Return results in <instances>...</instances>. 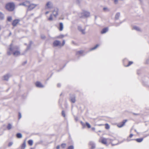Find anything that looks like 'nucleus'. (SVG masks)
Masks as SVG:
<instances>
[{"mask_svg": "<svg viewBox=\"0 0 149 149\" xmlns=\"http://www.w3.org/2000/svg\"><path fill=\"white\" fill-rule=\"evenodd\" d=\"M20 5H22L28 6V9L29 10L33 9L37 6V4H30V2L29 1H25L22 3L20 4Z\"/></svg>", "mask_w": 149, "mask_h": 149, "instance_id": "1", "label": "nucleus"}, {"mask_svg": "<svg viewBox=\"0 0 149 149\" xmlns=\"http://www.w3.org/2000/svg\"><path fill=\"white\" fill-rule=\"evenodd\" d=\"M15 4L13 3H8L6 5V9L9 11H13L15 9Z\"/></svg>", "mask_w": 149, "mask_h": 149, "instance_id": "2", "label": "nucleus"}, {"mask_svg": "<svg viewBox=\"0 0 149 149\" xmlns=\"http://www.w3.org/2000/svg\"><path fill=\"white\" fill-rule=\"evenodd\" d=\"M133 62L131 61H128L127 59L123 60V64L125 67H128L133 64Z\"/></svg>", "mask_w": 149, "mask_h": 149, "instance_id": "3", "label": "nucleus"}, {"mask_svg": "<svg viewBox=\"0 0 149 149\" xmlns=\"http://www.w3.org/2000/svg\"><path fill=\"white\" fill-rule=\"evenodd\" d=\"M81 125L82 126L83 128H84L86 127H87L88 128H90L91 127L90 124L85 122H80Z\"/></svg>", "mask_w": 149, "mask_h": 149, "instance_id": "4", "label": "nucleus"}, {"mask_svg": "<svg viewBox=\"0 0 149 149\" xmlns=\"http://www.w3.org/2000/svg\"><path fill=\"white\" fill-rule=\"evenodd\" d=\"M52 5L51 3L49 1L47 3L45 6V9H50L52 8Z\"/></svg>", "mask_w": 149, "mask_h": 149, "instance_id": "5", "label": "nucleus"}, {"mask_svg": "<svg viewBox=\"0 0 149 149\" xmlns=\"http://www.w3.org/2000/svg\"><path fill=\"white\" fill-rule=\"evenodd\" d=\"M20 20L18 19H15L12 22V25L13 26H16L19 22Z\"/></svg>", "mask_w": 149, "mask_h": 149, "instance_id": "6", "label": "nucleus"}, {"mask_svg": "<svg viewBox=\"0 0 149 149\" xmlns=\"http://www.w3.org/2000/svg\"><path fill=\"white\" fill-rule=\"evenodd\" d=\"M109 140H110L109 139L103 138L102 139L101 142L102 143L106 145L107 141Z\"/></svg>", "mask_w": 149, "mask_h": 149, "instance_id": "7", "label": "nucleus"}, {"mask_svg": "<svg viewBox=\"0 0 149 149\" xmlns=\"http://www.w3.org/2000/svg\"><path fill=\"white\" fill-rule=\"evenodd\" d=\"M53 45L54 46H61V44L60 41L58 40H55L53 42Z\"/></svg>", "mask_w": 149, "mask_h": 149, "instance_id": "8", "label": "nucleus"}, {"mask_svg": "<svg viewBox=\"0 0 149 149\" xmlns=\"http://www.w3.org/2000/svg\"><path fill=\"white\" fill-rule=\"evenodd\" d=\"M58 8H55L52 12L53 15L56 17L58 15Z\"/></svg>", "mask_w": 149, "mask_h": 149, "instance_id": "9", "label": "nucleus"}, {"mask_svg": "<svg viewBox=\"0 0 149 149\" xmlns=\"http://www.w3.org/2000/svg\"><path fill=\"white\" fill-rule=\"evenodd\" d=\"M126 122H120L117 124V126L119 127H122L125 125Z\"/></svg>", "mask_w": 149, "mask_h": 149, "instance_id": "10", "label": "nucleus"}, {"mask_svg": "<svg viewBox=\"0 0 149 149\" xmlns=\"http://www.w3.org/2000/svg\"><path fill=\"white\" fill-rule=\"evenodd\" d=\"M20 51L19 50H16L13 52V54L14 56H18L20 55Z\"/></svg>", "mask_w": 149, "mask_h": 149, "instance_id": "11", "label": "nucleus"}, {"mask_svg": "<svg viewBox=\"0 0 149 149\" xmlns=\"http://www.w3.org/2000/svg\"><path fill=\"white\" fill-rule=\"evenodd\" d=\"M63 25L62 23H59V26L58 28V29L60 31H61L63 30Z\"/></svg>", "mask_w": 149, "mask_h": 149, "instance_id": "12", "label": "nucleus"}, {"mask_svg": "<svg viewBox=\"0 0 149 149\" xmlns=\"http://www.w3.org/2000/svg\"><path fill=\"white\" fill-rule=\"evenodd\" d=\"M89 144L91 146V149H94L95 148V145L93 142H90L89 143Z\"/></svg>", "mask_w": 149, "mask_h": 149, "instance_id": "13", "label": "nucleus"}, {"mask_svg": "<svg viewBox=\"0 0 149 149\" xmlns=\"http://www.w3.org/2000/svg\"><path fill=\"white\" fill-rule=\"evenodd\" d=\"M26 146V139L25 140L22 145L21 149H24Z\"/></svg>", "mask_w": 149, "mask_h": 149, "instance_id": "14", "label": "nucleus"}, {"mask_svg": "<svg viewBox=\"0 0 149 149\" xmlns=\"http://www.w3.org/2000/svg\"><path fill=\"white\" fill-rule=\"evenodd\" d=\"M36 85L37 87H43L41 83L38 81H37L36 83Z\"/></svg>", "mask_w": 149, "mask_h": 149, "instance_id": "15", "label": "nucleus"}, {"mask_svg": "<svg viewBox=\"0 0 149 149\" xmlns=\"http://www.w3.org/2000/svg\"><path fill=\"white\" fill-rule=\"evenodd\" d=\"M108 30L107 28H105L103 29L101 31V33L102 34H103L106 33Z\"/></svg>", "mask_w": 149, "mask_h": 149, "instance_id": "16", "label": "nucleus"}, {"mask_svg": "<svg viewBox=\"0 0 149 149\" xmlns=\"http://www.w3.org/2000/svg\"><path fill=\"white\" fill-rule=\"evenodd\" d=\"M12 125L10 123H8L7 126V128L8 130H10L12 127Z\"/></svg>", "mask_w": 149, "mask_h": 149, "instance_id": "17", "label": "nucleus"}, {"mask_svg": "<svg viewBox=\"0 0 149 149\" xmlns=\"http://www.w3.org/2000/svg\"><path fill=\"white\" fill-rule=\"evenodd\" d=\"M16 136L18 138H21L22 137V135L20 133H18L16 134Z\"/></svg>", "mask_w": 149, "mask_h": 149, "instance_id": "18", "label": "nucleus"}, {"mask_svg": "<svg viewBox=\"0 0 149 149\" xmlns=\"http://www.w3.org/2000/svg\"><path fill=\"white\" fill-rule=\"evenodd\" d=\"M84 52V51H77L76 52V55H80L82 54Z\"/></svg>", "mask_w": 149, "mask_h": 149, "instance_id": "19", "label": "nucleus"}, {"mask_svg": "<svg viewBox=\"0 0 149 149\" xmlns=\"http://www.w3.org/2000/svg\"><path fill=\"white\" fill-rule=\"evenodd\" d=\"M143 138H141L137 139L135 140L138 142H141L143 141Z\"/></svg>", "mask_w": 149, "mask_h": 149, "instance_id": "20", "label": "nucleus"}, {"mask_svg": "<svg viewBox=\"0 0 149 149\" xmlns=\"http://www.w3.org/2000/svg\"><path fill=\"white\" fill-rule=\"evenodd\" d=\"M99 44L96 45L94 47L90 49L91 50H93L96 48H97L98 47H99Z\"/></svg>", "mask_w": 149, "mask_h": 149, "instance_id": "21", "label": "nucleus"}, {"mask_svg": "<svg viewBox=\"0 0 149 149\" xmlns=\"http://www.w3.org/2000/svg\"><path fill=\"white\" fill-rule=\"evenodd\" d=\"M28 143L30 146L32 145L33 144V141L32 140H30L28 141Z\"/></svg>", "mask_w": 149, "mask_h": 149, "instance_id": "22", "label": "nucleus"}, {"mask_svg": "<svg viewBox=\"0 0 149 149\" xmlns=\"http://www.w3.org/2000/svg\"><path fill=\"white\" fill-rule=\"evenodd\" d=\"M71 101L72 103H74L75 102V97H72L71 99Z\"/></svg>", "mask_w": 149, "mask_h": 149, "instance_id": "23", "label": "nucleus"}, {"mask_svg": "<svg viewBox=\"0 0 149 149\" xmlns=\"http://www.w3.org/2000/svg\"><path fill=\"white\" fill-rule=\"evenodd\" d=\"M4 18V15L3 14L0 12V19H2Z\"/></svg>", "mask_w": 149, "mask_h": 149, "instance_id": "24", "label": "nucleus"}, {"mask_svg": "<svg viewBox=\"0 0 149 149\" xmlns=\"http://www.w3.org/2000/svg\"><path fill=\"white\" fill-rule=\"evenodd\" d=\"M9 78V77L8 75H6L4 76V80H7Z\"/></svg>", "mask_w": 149, "mask_h": 149, "instance_id": "25", "label": "nucleus"}, {"mask_svg": "<svg viewBox=\"0 0 149 149\" xmlns=\"http://www.w3.org/2000/svg\"><path fill=\"white\" fill-rule=\"evenodd\" d=\"M9 51L8 52V53H7V54H8V55H10L11 54V52H12V48L10 47L9 48Z\"/></svg>", "mask_w": 149, "mask_h": 149, "instance_id": "26", "label": "nucleus"}, {"mask_svg": "<svg viewBox=\"0 0 149 149\" xmlns=\"http://www.w3.org/2000/svg\"><path fill=\"white\" fill-rule=\"evenodd\" d=\"M48 19L49 21H51L53 20V17L52 14H51L50 15L49 17L48 18Z\"/></svg>", "mask_w": 149, "mask_h": 149, "instance_id": "27", "label": "nucleus"}, {"mask_svg": "<svg viewBox=\"0 0 149 149\" xmlns=\"http://www.w3.org/2000/svg\"><path fill=\"white\" fill-rule=\"evenodd\" d=\"M64 37V36L63 35H61L56 37V38H63Z\"/></svg>", "mask_w": 149, "mask_h": 149, "instance_id": "28", "label": "nucleus"}, {"mask_svg": "<svg viewBox=\"0 0 149 149\" xmlns=\"http://www.w3.org/2000/svg\"><path fill=\"white\" fill-rule=\"evenodd\" d=\"M120 15V14L119 13H117L115 16V18L116 19H118Z\"/></svg>", "mask_w": 149, "mask_h": 149, "instance_id": "29", "label": "nucleus"}, {"mask_svg": "<svg viewBox=\"0 0 149 149\" xmlns=\"http://www.w3.org/2000/svg\"><path fill=\"white\" fill-rule=\"evenodd\" d=\"M105 128L107 129H109L110 128L109 126L108 125V124H105Z\"/></svg>", "mask_w": 149, "mask_h": 149, "instance_id": "30", "label": "nucleus"}, {"mask_svg": "<svg viewBox=\"0 0 149 149\" xmlns=\"http://www.w3.org/2000/svg\"><path fill=\"white\" fill-rule=\"evenodd\" d=\"M66 146V144L65 143H62L61 145V147L63 148H65Z\"/></svg>", "mask_w": 149, "mask_h": 149, "instance_id": "31", "label": "nucleus"}, {"mask_svg": "<svg viewBox=\"0 0 149 149\" xmlns=\"http://www.w3.org/2000/svg\"><path fill=\"white\" fill-rule=\"evenodd\" d=\"M67 149H74V148L73 146H70L68 147Z\"/></svg>", "mask_w": 149, "mask_h": 149, "instance_id": "32", "label": "nucleus"}, {"mask_svg": "<svg viewBox=\"0 0 149 149\" xmlns=\"http://www.w3.org/2000/svg\"><path fill=\"white\" fill-rule=\"evenodd\" d=\"M41 39H44L46 37L45 35H42L41 36Z\"/></svg>", "mask_w": 149, "mask_h": 149, "instance_id": "33", "label": "nucleus"}, {"mask_svg": "<svg viewBox=\"0 0 149 149\" xmlns=\"http://www.w3.org/2000/svg\"><path fill=\"white\" fill-rule=\"evenodd\" d=\"M12 19V17L10 16L8 17L7 18L8 20L9 21H10Z\"/></svg>", "mask_w": 149, "mask_h": 149, "instance_id": "34", "label": "nucleus"}, {"mask_svg": "<svg viewBox=\"0 0 149 149\" xmlns=\"http://www.w3.org/2000/svg\"><path fill=\"white\" fill-rule=\"evenodd\" d=\"M62 116L64 117H65V112L64 111H63L62 112Z\"/></svg>", "mask_w": 149, "mask_h": 149, "instance_id": "35", "label": "nucleus"}, {"mask_svg": "<svg viewBox=\"0 0 149 149\" xmlns=\"http://www.w3.org/2000/svg\"><path fill=\"white\" fill-rule=\"evenodd\" d=\"M21 114L20 112L18 113V119H19L21 118Z\"/></svg>", "mask_w": 149, "mask_h": 149, "instance_id": "36", "label": "nucleus"}, {"mask_svg": "<svg viewBox=\"0 0 149 149\" xmlns=\"http://www.w3.org/2000/svg\"><path fill=\"white\" fill-rule=\"evenodd\" d=\"M13 144V143L12 142H10L8 144V146L9 147H10Z\"/></svg>", "mask_w": 149, "mask_h": 149, "instance_id": "37", "label": "nucleus"}, {"mask_svg": "<svg viewBox=\"0 0 149 149\" xmlns=\"http://www.w3.org/2000/svg\"><path fill=\"white\" fill-rule=\"evenodd\" d=\"M65 44V41L64 40L63 41V42H62V44H61V46H63V45H64Z\"/></svg>", "mask_w": 149, "mask_h": 149, "instance_id": "38", "label": "nucleus"}, {"mask_svg": "<svg viewBox=\"0 0 149 149\" xmlns=\"http://www.w3.org/2000/svg\"><path fill=\"white\" fill-rule=\"evenodd\" d=\"M81 31L82 32L83 34H84L85 33L84 30H81Z\"/></svg>", "mask_w": 149, "mask_h": 149, "instance_id": "39", "label": "nucleus"}, {"mask_svg": "<svg viewBox=\"0 0 149 149\" xmlns=\"http://www.w3.org/2000/svg\"><path fill=\"white\" fill-rule=\"evenodd\" d=\"M115 4H116L118 2V0H113Z\"/></svg>", "mask_w": 149, "mask_h": 149, "instance_id": "40", "label": "nucleus"}, {"mask_svg": "<svg viewBox=\"0 0 149 149\" xmlns=\"http://www.w3.org/2000/svg\"><path fill=\"white\" fill-rule=\"evenodd\" d=\"M60 148V146L59 145H58L56 147V149H59Z\"/></svg>", "mask_w": 149, "mask_h": 149, "instance_id": "41", "label": "nucleus"}, {"mask_svg": "<svg viewBox=\"0 0 149 149\" xmlns=\"http://www.w3.org/2000/svg\"><path fill=\"white\" fill-rule=\"evenodd\" d=\"M107 10V8H103V10H104V11H106V10Z\"/></svg>", "mask_w": 149, "mask_h": 149, "instance_id": "42", "label": "nucleus"}, {"mask_svg": "<svg viewBox=\"0 0 149 149\" xmlns=\"http://www.w3.org/2000/svg\"><path fill=\"white\" fill-rule=\"evenodd\" d=\"M133 136V134H130L129 136L130 138H132Z\"/></svg>", "mask_w": 149, "mask_h": 149, "instance_id": "43", "label": "nucleus"}, {"mask_svg": "<svg viewBox=\"0 0 149 149\" xmlns=\"http://www.w3.org/2000/svg\"><path fill=\"white\" fill-rule=\"evenodd\" d=\"M49 13V11H47L45 13V14L47 15V14H48Z\"/></svg>", "mask_w": 149, "mask_h": 149, "instance_id": "44", "label": "nucleus"}, {"mask_svg": "<svg viewBox=\"0 0 149 149\" xmlns=\"http://www.w3.org/2000/svg\"><path fill=\"white\" fill-rule=\"evenodd\" d=\"M92 130H95V127H92Z\"/></svg>", "mask_w": 149, "mask_h": 149, "instance_id": "45", "label": "nucleus"}, {"mask_svg": "<svg viewBox=\"0 0 149 149\" xmlns=\"http://www.w3.org/2000/svg\"><path fill=\"white\" fill-rule=\"evenodd\" d=\"M112 144L113 146L115 145V144H113L112 143Z\"/></svg>", "mask_w": 149, "mask_h": 149, "instance_id": "46", "label": "nucleus"}, {"mask_svg": "<svg viewBox=\"0 0 149 149\" xmlns=\"http://www.w3.org/2000/svg\"><path fill=\"white\" fill-rule=\"evenodd\" d=\"M135 131L136 132V130H135Z\"/></svg>", "mask_w": 149, "mask_h": 149, "instance_id": "47", "label": "nucleus"}, {"mask_svg": "<svg viewBox=\"0 0 149 149\" xmlns=\"http://www.w3.org/2000/svg\"><path fill=\"white\" fill-rule=\"evenodd\" d=\"M125 121H126V120H125Z\"/></svg>", "mask_w": 149, "mask_h": 149, "instance_id": "48", "label": "nucleus"}, {"mask_svg": "<svg viewBox=\"0 0 149 149\" xmlns=\"http://www.w3.org/2000/svg\"><path fill=\"white\" fill-rule=\"evenodd\" d=\"M117 144H118V143H117ZM117 144H116V145H117Z\"/></svg>", "mask_w": 149, "mask_h": 149, "instance_id": "49", "label": "nucleus"}]
</instances>
